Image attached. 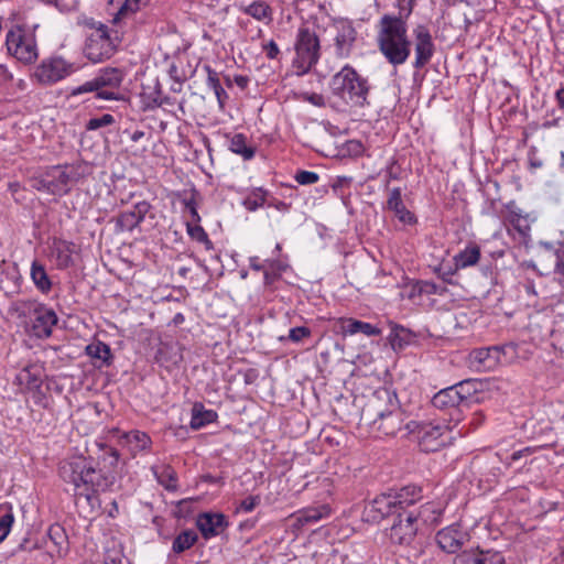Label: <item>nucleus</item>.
<instances>
[{"label": "nucleus", "instance_id": "680f3d73", "mask_svg": "<svg viewBox=\"0 0 564 564\" xmlns=\"http://www.w3.org/2000/svg\"><path fill=\"white\" fill-rule=\"evenodd\" d=\"M305 99L307 101H310L311 104H313L314 106H317V107L324 106V98L319 94L307 95V97Z\"/></svg>", "mask_w": 564, "mask_h": 564}, {"label": "nucleus", "instance_id": "393cba45", "mask_svg": "<svg viewBox=\"0 0 564 564\" xmlns=\"http://www.w3.org/2000/svg\"><path fill=\"white\" fill-rule=\"evenodd\" d=\"M387 208L393 212L394 216L405 225H413L416 223L415 216L406 209L402 200L401 189L399 187L392 188L387 200Z\"/></svg>", "mask_w": 564, "mask_h": 564}, {"label": "nucleus", "instance_id": "aec40b11", "mask_svg": "<svg viewBox=\"0 0 564 564\" xmlns=\"http://www.w3.org/2000/svg\"><path fill=\"white\" fill-rule=\"evenodd\" d=\"M432 405L442 411H448L452 420L459 421L460 399L453 387L442 389L432 398Z\"/></svg>", "mask_w": 564, "mask_h": 564}, {"label": "nucleus", "instance_id": "39448f33", "mask_svg": "<svg viewBox=\"0 0 564 564\" xmlns=\"http://www.w3.org/2000/svg\"><path fill=\"white\" fill-rule=\"evenodd\" d=\"M123 74L118 68H105L93 79L73 88L70 96L96 93V97L104 100H118V89L122 83Z\"/></svg>", "mask_w": 564, "mask_h": 564}, {"label": "nucleus", "instance_id": "f8f14e48", "mask_svg": "<svg viewBox=\"0 0 564 564\" xmlns=\"http://www.w3.org/2000/svg\"><path fill=\"white\" fill-rule=\"evenodd\" d=\"M77 70L74 63H69L62 57H53L43 61L37 67L35 76L42 84H54Z\"/></svg>", "mask_w": 564, "mask_h": 564}, {"label": "nucleus", "instance_id": "9d476101", "mask_svg": "<svg viewBox=\"0 0 564 564\" xmlns=\"http://www.w3.org/2000/svg\"><path fill=\"white\" fill-rule=\"evenodd\" d=\"M416 437L421 451L425 453L438 451L451 440L448 426L433 423L419 425Z\"/></svg>", "mask_w": 564, "mask_h": 564}, {"label": "nucleus", "instance_id": "f03ea898", "mask_svg": "<svg viewBox=\"0 0 564 564\" xmlns=\"http://www.w3.org/2000/svg\"><path fill=\"white\" fill-rule=\"evenodd\" d=\"M329 87L332 94L350 108H365L370 105L368 96L371 86L368 78L349 64L333 75Z\"/></svg>", "mask_w": 564, "mask_h": 564}, {"label": "nucleus", "instance_id": "a18cd8bd", "mask_svg": "<svg viewBox=\"0 0 564 564\" xmlns=\"http://www.w3.org/2000/svg\"><path fill=\"white\" fill-rule=\"evenodd\" d=\"M186 229H187L188 236L192 239L204 243L206 249H208V250L213 249V242L209 240L208 235L206 234L204 228L198 225V223H194V224L186 223Z\"/></svg>", "mask_w": 564, "mask_h": 564}, {"label": "nucleus", "instance_id": "0eeeda50", "mask_svg": "<svg viewBox=\"0 0 564 564\" xmlns=\"http://www.w3.org/2000/svg\"><path fill=\"white\" fill-rule=\"evenodd\" d=\"M116 50L115 39L108 28L102 23H90V33L87 34L84 55L93 63H100L112 56Z\"/></svg>", "mask_w": 564, "mask_h": 564}, {"label": "nucleus", "instance_id": "473e14b6", "mask_svg": "<svg viewBox=\"0 0 564 564\" xmlns=\"http://www.w3.org/2000/svg\"><path fill=\"white\" fill-rule=\"evenodd\" d=\"M343 328L344 332L349 335L362 333L367 336H379L381 334V329L377 326L352 318L347 319Z\"/></svg>", "mask_w": 564, "mask_h": 564}, {"label": "nucleus", "instance_id": "6e6d98bb", "mask_svg": "<svg viewBox=\"0 0 564 564\" xmlns=\"http://www.w3.org/2000/svg\"><path fill=\"white\" fill-rule=\"evenodd\" d=\"M12 79H13V75L9 70L8 66L4 64H0V86H6Z\"/></svg>", "mask_w": 564, "mask_h": 564}, {"label": "nucleus", "instance_id": "72a5a7b5", "mask_svg": "<svg viewBox=\"0 0 564 564\" xmlns=\"http://www.w3.org/2000/svg\"><path fill=\"white\" fill-rule=\"evenodd\" d=\"M31 279L37 290L42 293H48L52 288V282L46 273L43 264L37 261H33L31 265Z\"/></svg>", "mask_w": 564, "mask_h": 564}, {"label": "nucleus", "instance_id": "3c124183", "mask_svg": "<svg viewBox=\"0 0 564 564\" xmlns=\"http://www.w3.org/2000/svg\"><path fill=\"white\" fill-rule=\"evenodd\" d=\"M318 174L311 171H300L295 175V181L301 185L315 184L318 181Z\"/></svg>", "mask_w": 564, "mask_h": 564}, {"label": "nucleus", "instance_id": "864d4df0", "mask_svg": "<svg viewBox=\"0 0 564 564\" xmlns=\"http://www.w3.org/2000/svg\"><path fill=\"white\" fill-rule=\"evenodd\" d=\"M259 503H260L259 496H249L240 502L238 510H242L245 512H251Z\"/></svg>", "mask_w": 564, "mask_h": 564}, {"label": "nucleus", "instance_id": "e2e57ef3", "mask_svg": "<svg viewBox=\"0 0 564 564\" xmlns=\"http://www.w3.org/2000/svg\"><path fill=\"white\" fill-rule=\"evenodd\" d=\"M249 265L254 271L264 270V264L260 262V259L258 257H251L249 259Z\"/></svg>", "mask_w": 564, "mask_h": 564}, {"label": "nucleus", "instance_id": "6e6552de", "mask_svg": "<svg viewBox=\"0 0 564 564\" xmlns=\"http://www.w3.org/2000/svg\"><path fill=\"white\" fill-rule=\"evenodd\" d=\"M8 53L24 64H32L37 59V45L32 31L22 26H13L6 36Z\"/></svg>", "mask_w": 564, "mask_h": 564}, {"label": "nucleus", "instance_id": "1a4fd4ad", "mask_svg": "<svg viewBox=\"0 0 564 564\" xmlns=\"http://www.w3.org/2000/svg\"><path fill=\"white\" fill-rule=\"evenodd\" d=\"M86 166L83 164H66L52 166L46 171L50 180L51 194L65 195L69 192L73 184L84 177Z\"/></svg>", "mask_w": 564, "mask_h": 564}, {"label": "nucleus", "instance_id": "338daca9", "mask_svg": "<svg viewBox=\"0 0 564 564\" xmlns=\"http://www.w3.org/2000/svg\"><path fill=\"white\" fill-rule=\"evenodd\" d=\"M485 420V415L481 412H476L473 416L471 424L478 426L480 425Z\"/></svg>", "mask_w": 564, "mask_h": 564}, {"label": "nucleus", "instance_id": "9b49d317", "mask_svg": "<svg viewBox=\"0 0 564 564\" xmlns=\"http://www.w3.org/2000/svg\"><path fill=\"white\" fill-rule=\"evenodd\" d=\"M419 527L409 510L398 512L390 528L389 539L397 545L409 546L415 539Z\"/></svg>", "mask_w": 564, "mask_h": 564}, {"label": "nucleus", "instance_id": "20e7f679", "mask_svg": "<svg viewBox=\"0 0 564 564\" xmlns=\"http://www.w3.org/2000/svg\"><path fill=\"white\" fill-rule=\"evenodd\" d=\"M364 415L367 419L376 415L371 421L373 429L384 435H395L402 429L403 414L392 402V397L387 390L376 392L375 400L369 402Z\"/></svg>", "mask_w": 564, "mask_h": 564}, {"label": "nucleus", "instance_id": "ea45409f", "mask_svg": "<svg viewBox=\"0 0 564 564\" xmlns=\"http://www.w3.org/2000/svg\"><path fill=\"white\" fill-rule=\"evenodd\" d=\"M198 539V535L193 530H185L181 532L173 541L172 550L175 553H182L192 547Z\"/></svg>", "mask_w": 564, "mask_h": 564}, {"label": "nucleus", "instance_id": "c756f323", "mask_svg": "<svg viewBox=\"0 0 564 564\" xmlns=\"http://www.w3.org/2000/svg\"><path fill=\"white\" fill-rule=\"evenodd\" d=\"M480 382L475 379L463 380L454 386V390L457 391V395L460 399V405L468 408L473 402H477V392Z\"/></svg>", "mask_w": 564, "mask_h": 564}, {"label": "nucleus", "instance_id": "58836bf2", "mask_svg": "<svg viewBox=\"0 0 564 564\" xmlns=\"http://www.w3.org/2000/svg\"><path fill=\"white\" fill-rule=\"evenodd\" d=\"M127 443L130 445L132 452H140L148 449L151 445L150 436L141 431H131L124 435Z\"/></svg>", "mask_w": 564, "mask_h": 564}, {"label": "nucleus", "instance_id": "69168bd1", "mask_svg": "<svg viewBox=\"0 0 564 564\" xmlns=\"http://www.w3.org/2000/svg\"><path fill=\"white\" fill-rule=\"evenodd\" d=\"M235 82H236L237 86H239L240 88L243 89L247 87L249 79H248V77L240 75V76L235 77Z\"/></svg>", "mask_w": 564, "mask_h": 564}, {"label": "nucleus", "instance_id": "4d7b16f0", "mask_svg": "<svg viewBox=\"0 0 564 564\" xmlns=\"http://www.w3.org/2000/svg\"><path fill=\"white\" fill-rule=\"evenodd\" d=\"M48 182L50 180L45 172L41 178L34 181L33 187L37 191H45L51 194V185L48 186Z\"/></svg>", "mask_w": 564, "mask_h": 564}, {"label": "nucleus", "instance_id": "bb28decb", "mask_svg": "<svg viewBox=\"0 0 564 564\" xmlns=\"http://www.w3.org/2000/svg\"><path fill=\"white\" fill-rule=\"evenodd\" d=\"M412 516L415 518V523L420 528V525H436L442 517L441 508L434 502H426L417 510H409Z\"/></svg>", "mask_w": 564, "mask_h": 564}, {"label": "nucleus", "instance_id": "603ef678", "mask_svg": "<svg viewBox=\"0 0 564 564\" xmlns=\"http://www.w3.org/2000/svg\"><path fill=\"white\" fill-rule=\"evenodd\" d=\"M311 336V329L304 326L293 327L289 332V339L293 343H300L303 338Z\"/></svg>", "mask_w": 564, "mask_h": 564}, {"label": "nucleus", "instance_id": "e433bc0d", "mask_svg": "<svg viewBox=\"0 0 564 564\" xmlns=\"http://www.w3.org/2000/svg\"><path fill=\"white\" fill-rule=\"evenodd\" d=\"M230 151L241 155L245 160H250L254 156V149L247 143V138L241 134H235L229 144Z\"/></svg>", "mask_w": 564, "mask_h": 564}, {"label": "nucleus", "instance_id": "2f4dec72", "mask_svg": "<svg viewBox=\"0 0 564 564\" xmlns=\"http://www.w3.org/2000/svg\"><path fill=\"white\" fill-rule=\"evenodd\" d=\"M74 245L65 240H55L53 242V254L56 257L58 268H67L73 262Z\"/></svg>", "mask_w": 564, "mask_h": 564}, {"label": "nucleus", "instance_id": "c9c22d12", "mask_svg": "<svg viewBox=\"0 0 564 564\" xmlns=\"http://www.w3.org/2000/svg\"><path fill=\"white\" fill-rule=\"evenodd\" d=\"M412 338L411 332L403 326L392 325L391 333L389 336L390 344L394 350L403 349L406 345L410 344Z\"/></svg>", "mask_w": 564, "mask_h": 564}, {"label": "nucleus", "instance_id": "49530a36", "mask_svg": "<svg viewBox=\"0 0 564 564\" xmlns=\"http://www.w3.org/2000/svg\"><path fill=\"white\" fill-rule=\"evenodd\" d=\"M542 246L547 250L553 252L555 257V273L558 274V283L564 288V251L561 249H554L553 245L550 242H543Z\"/></svg>", "mask_w": 564, "mask_h": 564}, {"label": "nucleus", "instance_id": "4c0bfd02", "mask_svg": "<svg viewBox=\"0 0 564 564\" xmlns=\"http://www.w3.org/2000/svg\"><path fill=\"white\" fill-rule=\"evenodd\" d=\"M153 473L158 481L167 490H175L177 487L176 473L170 466H162L161 468L153 467Z\"/></svg>", "mask_w": 564, "mask_h": 564}, {"label": "nucleus", "instance_id": "774afa93", "mask_svg": "<svg viewBox=\"0 0 564 564\" xmlns=\"http://www.w3.org/2000/svg\"><path fill=\"white\" fill-rule=\"evenodd\" d=\"M556 100L558 105L563 108L564 107V86H562L560 89L556 90Z\"/></svg>", "mask_w": 564, "mask_h": 564}, {"label": "nucleus", "instance_id": "7c9ffc66", "mask_svg": "<svg viewBox=\"0 0 564 564\" xmlns=\"http://www.w3.org/2000/svg\"><path fill=\"white\" fill-rule=\"evenodd\" d=\"M217 419V413L213 410H206L202 403H195L192 408L191 427L199 430L205 425L213 423Z\"/></svg>", "mask_w": 564, "mask_h": 564}, {"label": "nucleus", "instance_id": "bf43d9fd", "mask_svg": "<svg viewBox=\"0 0 564 564\" xmlns=\"http://www.w3.org/2000/svg\"><path fill=\"white\" fill-rule=\"evenodd\" d=\"M264 52L267 57L274 59L280 53V50L274 41H270L268 44L264 45Z\"/></svg>", "mask_w": 564, "mask_h": 564}, {"label": "nucleus", "instance_id": "0e129e2a", "mask_svg": "<svg viewBox=\"0 0 564 564\" xmlns=\"http://www.w3.org/2000/svg\"><path fill=\"white\" fill-rule=\"evenodd\" d=\"M214 93L218 99V102L220 104V106H223L224 99L227 98L225 89L221 86H219L218 88L214 89Z\"/></svg>", "mask_w": 564, "mask_h": 564}, {"label": "nucleus", "instance_id": "b1692460", "mask_svg": "<svg viewBox=\"0 0 564 564\" xmlns=\"http://www.w3.org/2000/svg\"><path fill=\"white\" fill-rule=\"evenodd\" d=\"M196 524L203 536L210 539L220 534L227 522L221 513H202L198 516Z\"/></svg>", "mask_w": 564, "mask_h": 564}, {"label": "nucleus", "instance_id": "a878e982", "mask_svg": "<svg viewBox=\"0 0 564 564\" xmlns=\"http://www.w3.org/2000/svg\"><path fill=\"white\" fill-rule=\"evenodd\" d=\"M85 480L82 488V496H85L87 499L90 498L89 490L91 491H99L105 490L109 482L107 478L104 476L102 471L100 469H96L91 462L88 460L87 463V470L85 471Z\"/></svg>", "mask_w": 564, "mask_h": 564}, {"label": "nucleus", "instance_id": "a211bd4d", "mask_svg": "<svg viewBox=\"0 0 564 564\" xmlns=\"http://www.w3.org/2000/svg\"><path fill=\"white\" fill-rule=\"evenodd\" d=\"M502 349L498 346L474 349L470 355V364L477 370H492L501 362Z\"/></svg>", "mask_w": 564, "mask_h": 564}, {"label": "nucleus", "instance_id": "cd10ccee", "mask_svg": "<svg viewBox=\"0 0 564 564\" xmlns=\"http://www.w3.org/2000/svg\"><path fill=\"white\" fill-rule=\"evenodd\" d=\"M392 499L395 500L398 512L409 510V507L414 505L422 498V489L415 485H410L401 488L399 491L391 494Z\"/></svg>", "mask_w": 564, "mask_h": 564}, {"label": "nucleus", "instance_id": "5701e85b", "mask_svg": "<svg viewBox=\"0 0 564 564\" xmlns=\"http://www.w3.org/2000/svg\"><path fill=\"white\" fill-rule=\"evenodd\" d=\"M335 28L337 31L335 35V54L339 58H347L356 41V31L351 24L346 22H340Z\"/></svg>", "mask_w": 564, "mask_h": 564}, {"label": "nucleus", "instance_id": "423d86ee", "mask_svg": "<svg viewBox=\"0 0 564 564\" xmlns=\"http://www.w3.org/2000/svg\"><path fill=\"white\" fill-rule=\"evenodd\" d=\"M294 51L293 66L297 74L308 73L321 56V42L315 31L305 25L301 26L295 35Z\"/></svg>", "mask_w": 564, "mask_h": 564}, {"label": "nucleus", "instance_id": "052dcab7", "mask_svg": "<svg viewBox=\"0 0 564 564\" xmlns=\"http://www.w3.org/2000/svg\"><path fill=\"white\" fill-rule=\"evenodd\" d=\"M207 85L213 90L218 88L219 86H221L220 82H219V78H218V74L216 72L209 69V68H208Z\"/></svg>", "mask_w": 564, "mask_h": 564}, {"label": "nucleus", "instance_id": "8fccbe9b", "mask_svg": "<svg viewBox=\"0 0 564 564\" xmlns=\"http://www.w3.org/2000/svg\"><path fill=\"white\" fill-rule=\"evenodd\" d=\"M13 521L14 517L11 511L0 516V543L8 536Z\"/></svg>", "mask_w": 564, "mask_h": 564}, {"label": "nucleus", "instance_id": "4468645a", "mask_svg": "<svg viewBox=\"0 0 564 564\" xmlns=\"http://www.w3.org/2000/svg\"><path fill=\"white\" fill-rule=\"evenodd\" d=\"M413 37L415 50L413 67L421 69L431 61L435 46L429 29L424 25H417L413 30Z\"/></svg>", "mask_w": 564, "mask_h": 564}, {"label": "nucleus", "instance_id": "c85d7f7f", "mask_svg": "<svg viewBox=\"0 0 564 564\" xmlns=\"http://www.w3.org/2000/svg\"><path fill=\"white\" fill-rule=\"evenodd\" d=\"M329 514L330 508L327 505L305 508L295 514V525L302 528L306 524L316 523L322 519L328 518Z\"/></svg>", "mask_w": 564, "mask_h": 564}, {"label": "nucleus", "instance_id": "6ab92c4d", "mask_svg": "<svg viewBox=\"0 0 564 564\" xmlns=\"http://www.w3.org/2000/svg\"><path fill=\"white\" fill-rule=\"evenodd\" d=\"M44 378V366L40 362H32L24 366L15 376V383L24 387L28 391H40Z\"/></svg>", "mask_w": 564, "mask_h": 564}, {"label": "nucleus", "instance_id": "f257e3e1", "mask_svg": "<svg viewBox=\"0 0 564 564\" xmlns=\"http://www.w3.org/2000/svg\"><path fill=\"white\" fill-rule=\"evenodd\" d=\"M378 44L390 64L397 66L405 63L411 53V42L402 13L399 17L386 14L380 19Z\"/></svg>", "mask_w": 564, "mask_h": 564}, {"label": "nucleus", "instance_id": "2eb2a0df", "mask_svg": "<svg viewBox=\"0 0 564 564\" xmlns=\"http://www.w3.org/2000/svg\"><path fill=\"white\" fill-rule=\"evenodd\" d=\"M391 514H398L395 500L392 499L391 494H382L365 507L362 518L367 522L375 523Z\"/></svg>", "mask_w": 564, "mask_h": 564}, {"label": "nucleus", "instance_id": "412c9836", "mask_svg": "<svg viewBox=\"0 0 564 564\" xmlns=\"http://www.w3.org/2000/svg\"><path fill=\"white\" fill-rule=\"evenodd\" d=\"M151 205L147 200L134 204L131 210L121 213L117 218V227L121 231H132L144 219L150 212Z\"/></svg>", "mask_w": 564, "mask_h": 564}, {"label": "nucleus", "instance_id": "ddd939ff", "mask_svg": "<svg viewBox=\"0 0 564 564\" xmlns=\"http://www.w3.org/2000/svg\"><path fill=\"white\" fill-rule=\"evenodd\" d=\"M88 459L83 456H74L61 463L59 475L65 482L74 486L75 495H83L82 488L85 480Z\"/></svg>", "mask_w": 564, "mask_h": 564}, {"label": "nucleus", "instance_id": "de8ad7c7", "mask_svg": "<svg viewBox=\"0 0 564 564\" xmlns=\"http://www.w3.org/2000/svg\"><path fill=\"white\" fill-rule=\"evenodd\" d=\"M245 12L257 20H263L269 18L270 8L263 1H254L245 9Z\"/></svg>", "mask_w": 564, "mask_h": 564}, {"label": "nucleus", "instance_id": "13d9d810", "mask_svg": "<svg viewBox=\"0 0 564 564\" xmlns=\"http://www.w3.org/2000/svg\"><path fill=\"white\" fill-rule=\"evenodd\" d=\"M185 208L188 210V213H189V215L192 217V221L193 223H199L200 221V217L198 215L196 204H195V202L193 199L185 200Z\"/></svg>", "mask_w": 564, "mask_h": 564}, {"label": "nucleus", "instance_id": "7ed1b4c3", "mask_svg": "<svg viewBox=\"0 0 564 564\" xmlns=\"http://www.w3.org/2000/svg\"><path fill=\"white\" fill-rule=\"evenodd\" d=\"M9 314L37 338H48L58 321L53 308L31 300L13 302Z\"/></svg>", "mask_w": 564, "mask_h": 564}, {"label": "nucleus", "instance_id": "09e8293b", "mask_svg": "<svg viewBox=\"0 0 564 564\" xmlns=\"http://www.w3.org/2000/svg\"><path fill=\"white\" fill-rule=\"evenodd\" d=\"M115 123V117L110 113H104L100 117L90 118L86 123L87 130H97L102 127L111 126Z\"/></svg>", "mask_w": 564, "mask_h": 564}, {"label": "nucleus", "instance_id": "c03bdc74", "mask_svg": "<svg viewBox=\"0 0 564 564\" xmlns=\"http://www.w3.org/2000/svg\"><path fill=\"white\" fill-rule=\"evenodd\" d=\"M509 221L513 229H516L519 235L525 240L530 237L531 227L528 220V217L522 216L518 213L511 212Z\"/></svg>", "mask_w": 564, "mask_h": 564}, {"label": "nucleus", "instance_id": "37998d69", "mask_svg": "<svg viewBox=\"0 0 564 564\" xmlns=\"http://www.w3.org/2000/svg\"><path fill=\"white\" fill-rule=\"evenodd\" d=\"M86 351L91 358L100 359L106 365H109L111 350L107 344L102 341L93 343L86 347Z\"/></svg>", "mask_w": 564, "mask_h": 564}, {"label": "nucleus", "instance_id": "dca6fc26", "mask_svg": "<svg viewBox=\"0 0 564 564\" xmlns=\"http://www.w3.org/2000/svg\"><path fill=\"white\" fill-rule=\"evenodd\" d=\"M435 540L444 552L454 554L469 541V534L457 525H449L440 530Z\"/></svg>", "mask_w": 564, "mask_h": 564}, {"label": "nucleus", "instance_id": "f3484780", "mask_svg": "<svg viewBox=\"0 0 564 564\" xmlns=\"http://www.w3.org/2000/svg\"><path fill=\"white\" fill-rule=\"evenodd\" d=\"M454 564H505V557L498 551L477 547L459 553L455 557Z\"/></svg>", "mask_w": 564, "mask_h": 564}, {"label": "nucleus", "instance_id": "4be33fe9", "mask_svg": "<svg viewBox=\"0 0 564 564\" xmlns=\"http://www.w3.org/2000/svg\"><path fill=\"white\" fill-rule=\"evenodd\" d=\"M150 0H108V12L113 23L132 17L149 3Z\"/></svg>", "mask_w": 564, "mask_h": 564}, {"label": "nucleus", "instance_id": "79ce46f5", "mask_svg": "<svg viewBox=\"0 0 564 564\" xmlns=\"http://www.w3.org/2000/svg\"><path fill=\"white\" fill-rule=\"evenodd\" d=\"M268 192L262 187H257L243 199L242 205L249 212H254L265 203Z\"/></svg>", "mask_w": 564, "mask_h": 564}, {"label": "nucleus", "instance_id": "a19ab883", "mask_svg": "<svg viewBox=\"0 0 564 564\" xmlns=\"http://www.w3.org/2000/svg\"><path fill=\"white\" fill-rule=\"evenodd\" d=\"M48 538L55 546L54 552H56L59 556L66 552L67 536L61 525H51L48 529Z\"/></svg>", "mask_w": 564, "mask_h": 564}, {"label": "nucleus", "instance_id": "f704fd0d", "mask_svg": "<svg viewBox=\"0 0 564 564\" xmlns=\"http://www.w3.org/2000/svg\"><path fill=\"white\" fill-rule=\"evenodd\" d=\"M480 259L478 246L467 247L454 257L456 269H465L475 265Z\"/></svg>", "mask_w": 564, "mask_h": 564}, {"label": "nucleus", "instance_id": "5fc2aeb1", "mask_svg": "<svg viewBox=\"0 0 564 564\" xmlns=\"http://www.w3.org/2000/svg\"><path fill=\"white\" fill-rule=\"evenodd\" d=\"M415 289L419 293L424 294H437L438 293V286L434 282L430 281H421L417 282L415 285Z\"/></svg>", "mask_w": 564, "mask_h": 564}]
</instances>
